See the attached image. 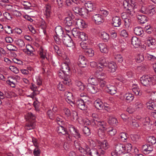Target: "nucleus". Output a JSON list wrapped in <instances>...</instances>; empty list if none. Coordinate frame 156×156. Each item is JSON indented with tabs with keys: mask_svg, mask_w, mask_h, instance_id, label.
<instances>
[{
	"mask_svg": "<svg viewBox=\"0 0 156 156\" xmlns=\"http://www.w3.org/2000/svg\"><path fill=\"white\" fill-rule=\"evenodd\" d=\"M133 91L136 95H140L141 94L140 93V90L137 87V85H134V87L132 88Z\"/></svg>",
	"mask_w": 156,
	"mask_h": 156,
	"instance_id": "obj_55",
	"label": "nucleus"
},
{
	"mask_svg": "<svg viewBox=\"0 0 156 156\" xmlns=\"http://www.w3.org/2000/svg\"><path fill=\"white\" fill-rule=\"evenodd\" d=\"M100 149L103 150L105 151V150L107 149L109 147L108 144L106 141H104L101 142L100 145Z\"/></svg>",
	"mask_w": 156,
	"mask_h": 156,
	"instance_id": "obj_43",
	"label": "nucleus"
},
{
	"mask_svg": "<svg viewBox=\"0 0 156 156\" xmlns=\"http://www.w3.org/2000/svg\"><path fill=\"white\" fill-rule=\"evenodd\" d=\"M147 141L148 143L151 145H153L156 143L155 138L153 136H149L147 139Z\"/></svg>",
	"mask_w": 156,
	"mask_h": 156,
	"instance_id": "obj_48",
	"label": "nucleus"
},
{
	"mask_svg": "<svg viewBox=\"0 0 156 156\" xmlns=\"http://www.w3.org/2000/svg\"><path fill=\"white\" fill-rule=\"evenodd\" d=\"M83 147V148L82 147L81 148L80 151L84 154L88 155V153H89L90 149L86 144H84Z\"/></svg>",
	"mask_w": 156,
	"mask_h": 156,
	"instance_id": "obj_26",
	"label": "nucleus"
},
{
	"mask_svg": "<svg viewBox=\"0 0 156 156\" xmlns=\"http://www.w3.org/2000/svg\"><path fill=\"white\" fill-rule=\"evenodd\" d=\"M40 153L41 151L39 148H36L34 149L33 154L34 156H40Z\"/></svg>",
	"mask_w": 156,
	"mask_h": 156,
	"instance_id": "obj_62",
	"label": "nucleus"
},
{
	"mask_svg": "<svg viewBox=\"0 0 156 156\" xmlns=\"http://www.w3.org/2000/svg\"><path fill=\"white\" fill-rule=\"evenodd\" d=\"M16 44L19 48H22L25 46V44L24 41L21 39H18L15 41Z\"/></svg>",
	"mask_w": 156,
	"mask_h": 156,
	"instance_id": "obj_35",
	"label": "nucleus"
},
{
	"mask_svg": "<svg viewBox=\"0 0 156 156\" xmlns=\"http://www.w3.org/2000/svg\"><path fill=\"white\" fill-rule=\"evenodd\" d=\"M84 5L88 12H91L95 9V4L90 1L88 2L85 3Z\"/></svg>",
	"mask_w": 156,
	"mask_h": 156,
	"instance_id": "obj_16",
	"label": "nucleus"
},
{
	"mask_svg": "<svg viewBox=\"0 0 156 156\" xmlns=\"http://www.w3.org/2000/svg\"><path fill=\"white\" fill-rule=\"evenodd\" d=\"M98 64H100L101 66H98V69H101L102 70V69L104 67H106L108 64V61H106L105 58L104 57H102L99 58L98 60Z\"/></svg>",
	"mask_w": 156,
	"mask_h": 156,
	"instance_id": "obj_11",
	"label": "nucleus"
},
{
	"mask_svg": "<svg viewBox=\"0 0 156 156\" xmlns=\"http://www.w3.org/2000/svg\"><path fill=\"white\" fill-rule=\"evenodd\" d=\"M144 124L143 126L149 127L150 125H152L151 121L150 118L148 117L144 118L143 119Z\"/></svg>",
	"mask_w": 156,
	"mask_h": 156,
	"instance_id": "obj_40",
	"label": "nucleus"
},
{
	"mask_svg": "<svg viewBox=\"0 0 156 156\" xmlns=\"http://www.w3.org/2000/svg\"><path fill=\"white\" fill-rule=\"evenodd\" d=\"M51 6L49 5H47L45 6V10L44 12V16L45 18V24L52 25L53 21L52 19L51 14Z\"/></svg>",
	"mask_w": 156,
	"mask_h": 156,
	"instance_id": "obj_3",
	"label": "nucleus"
},
{
	"mask_svg": "<svg viewBox=\"0 0 156 156\" xmlns=\"http://www.w3.org/2000/svg\"><path fill=\"white\" fill-rule=\"evenodd\" d=\"M74 21L72 18L70 16L66 17L64 20L65 26H73Z\"/></svg>",
	"mask_w": 156,
	"mask_h": 156,
	"instance_id": "obj_27",
	"label": "nucleus"
},
{
	"mask_svg": "<svg viewBox=\"0 0 156 156\" xmlns=\"http://www.w3.org/2000/svg\"><path fill=\"white\" fill-rule=\"evenodd\" d=\"M47 114L49 118L51 120L54 119L55 117V113L52 112L51 109L49 110L48 111Z\"/></svg>",
	"mask_w": 156,
	"mask_h": 156,
	"instance_id": "obj_52",
	"label": "nucleus"
},
{
	"mask_svg": "<svg viewBox=\"0 0 156 156\" xmlns=\"http://www.w3.org/2000/svg\"><path fill=\"white\" fill-rule=\"evenodd\" d=\"M137 18L140 23L144 24L147 21V18L144 15H139L137 16Z\"/></svg>",
	"mask_w": 156,
	"mask_h": 156,
	"instance_id": "obj_29",
	"label": "nucleus"
},
{
	"mask_svg": "<svg viewBox=\"0 0 156 156\" xmlns=\"http://www.w3.org/2000/svg\"><path fill=\"white\" fill-rule=\"evenodd\" d=\"M130 40H131V44L135 48H137L140 46V41L137 37H133Z\"/></svg>",
	"mask_w": 156,
	"mask_h": 156,
	"instance_id": "obj_18",
	"label": "nucleus"
},
{
	"mask_svg": "<svg viewBox=\"0 0 156 156\" xmlns=\"http://www.w3.org/2000/svg\"><path fill=\"white\" fill-rule=\"evenodd\" d=\"M80 15L81 16H87L88 14V11L85 8L82 7L81 9Z\"/></svg>",
	"mask_w": 156,
	"mask_h": 156,
	"instance_id": "obj_61",
	"label": "nucleus"
},
{
	"mask_svg": "<svg viewBox=\"0 0 156 156\" xmlns=\"http://www.w3.org/2000/svg\"><path fill=\"white\" fill-rule=\"evenodd\" d=\"M134 32L136 35L141 37H143L144 35V31L141 27H136L134 29Z\"/></svg>",
	"mask_w": 156,
	"mask_h": 156,
	"instance_id": "obj_24",
	"label": "nucleus"
},
{
	"mask_svg": "<svg viewBox=\"0 0 156 156\" xmlns=\"http://www.w3.org/2000/svg\"><path fill=\"white\" fill-rule=\"evenodd\" d=\"M35 127V123L34 121H28L26 123L25 126V129L29 130L34 129Z\"/></svg>",
	"mask_w": 156,
	"mask_h": 156,
	"instance_id": "obj_22",
	"label": "nucleus"
},
{
	"mask_svg": "<svg viewBox=\"0 0 156 156\" xmlns=\"http://www.w3.org/2000/svg\"><path fill=\"white\" fill-rule=\"evenodd\" d=\"M77 38H79L83 41L88 39L87 36L86 35V34L83 32H80Z\"/></svg>",
	"mask_w": 156,
	"mask_h": 156,
	"instance_id": "obj_47",
	"label": "nucleus"
},
{
	"mask_svg": "<svg viewBox=\"0 0 156 156\" xmlns=\"http://www.w3.org/2000/svg\"><path fill=\"white\" fill-rule=\"evenodd\" d=\"M86 89L89 92L92 94L96 93L98 91V89L95 85L90 84H89L87 85Z\"/></svg>",
	"mask_w": 156,
	"mask_h": 156,
	"instance_id": "obj_17",
	"label": "nucleus"
},
{
	"mask_svg": "<svg viewBox=\"0 0 156 156\" xmlns=\"http://www.w3.org/2000/svg\"><path fill=\"white\" fill-rule=\"evenodd\" d=\"M26 49H24L23 50L29 55H33V52L34 51V49L32 46L29 44H28L26 45Z\"/></svg>",
	"mask_w": 156,
	"mask_h": 156,
	"instance_id": "obj_30",
	"label": "nucleus"
},
{
	"mask_svg": "<svg viewBox=\"0 0 156 156\" xmlns=\"http://www.w3.org/2000/svg\"><path fill=\"white\" fill-rule=\"evenodd\" d=\"M119 136L121 140L123 142H126V140L127 139L126 133L124 132L121 133Z\"/></svg>",
	"mask_w": 156,
	"mask_h": 156,
	"instance_id": "obj_58",
	"label": "nucleus"
},
{
	"mask_svg": "<svg viewBox=\"0 0 156 156\" xmlns=\"http://www.w3.org/2000/svg\"><path fill=\"white\" fill-rule=\"evenodd\" d=\"M140 81L144 86L149 87L154 85V79L151 75H145L140 78Z\"/></svg>",
	"mask_w": 156,
	"mask_h": 156,
	"instance_id": "obj_2",
	"label": "nucleus"
},
{
	"mask_svg": "<svg viewBox=\"0 0 156 156\" xmlns=\"http://www.w3.org/2000/svg\"><path fill=\"white\" fill-rule=\"evenodd\" d=\"M101 38L105 41H107L109 39V35L105 32H103L101 34Z\"/></svg>",
	"mask_w": 156,
	"mask_h": 156,
	"instance_id": "obj_60",
	"label": "nucleus"
},
{
	"mask_svg": "<svg viewBox=\"0 0 156 156\" xmlns=\"http://www.w3.org/2000/svg\"><path fill=\"white\" fill-rule=\"evenodd\" d=\"M69 130L76 139H78L81 138V135L80 133L79 130L75 128L73 126H71L69 127Z\"/></svg>",
	"mask_w": 156,
	"mask_h": 156,
	"instance_id": "obj_9",
	"label": "nucleus"
},
{
	"mask_svg": "<svg viewBox=\"0 0 156 156\" xmlns=\"http://www.w3.org/2000/svg\"><path fill=\"white\" fill-rule=\"evenodd\" d=\"M7 49L9 51H15L17 50V48L12 44H9L7 46Z\"/></svg>",
	"mask_w": 156,
	"mask_h": 156,
	"instance_id": "obj_59",
	"label": "nucleus"
},
{
	"mask_svg": "<svg viewBox=\"0 0 156 156\" xmlns=\"http://www.w3.org/2000/svg\"><path fill=\"white\" fill-rule=\"evenodd\" d=\"M80 96L82 98V99H83V101H89V97L87 96V94L85 92L81 93L80 94Z\"/></svg>",
	"mask_w": 156,
	"mask_h": 156,
	"instance_id": "obj_54",
	"label": "nucleus"
},
{
	"mask_svg": "<svg viewBox=\"0 0 156 156\" xmlns=\"http://www.w3.org/2000/svg\"><path fill=\"white\" fill-rule=\"evenodd\" d=\"M70 70V68L68 63L64 62L62 65V69L60 70V72H65L66 74H69V72Z\"/></svg>",
	"mask_w": 156,
	"mask_h": 156,
	"instance_id": "obj_21",
	"label": "nucleus"
},
{
	"mask_svg": "<svg viewBox=\"0 0 156 156\" xmlns=\"http://www.w3.org/2000/svg\"><path fill=\"white\" fill-rule=\"evenodd\" d=\"M127 153L126 146L121 144H116L115 146L114 151L112 153V156H120Z\"/></svg>",
	"mask_w": 156,
	"mask_h": 156,
	"instance_id": "obj_1",
	"label": "nucleus"
},
{
	"mask_svg": "<svg viewBox=\"0 0 156 156\" xmlns=\"http://www.w3.org/2000/svg\"><path fill=\"white\" fill-rule=\"evenodd\" d=\"M121 23V19L117 16L113 17L112 19V25L114 27H119Z\"/></svg>",
	"mask_w": 156,
	"mask_h": 156,
	"instance_id": "obj_19",
	"label": "nucleus"
},
{
	"mask_svg": "<svg viewBox=\"0 0 156 156\" xmlns=\"http://www.w3.org/2000/svg\"><path fill=\"white\" fill-rule=\"evenodd\" d=\"M25 118L28 121H34L36 117L35 115L31 112H29L27 114Z\"/></svg>",
	"mask_w": 156,
	"mask_h": 156,
	"instance_id": "obj_34",
	"label": "nucleus"
},
{
	"mask_svg": "<svg viewBox=\"0 0 156 156\" xmlns=\"http://www.w3.org/2000/svg\"><path fill=\"white\" fill-rule=\"evenodd\" d=\"M61 116L56 117V121L59 126H63L65 123L64 122Z\"/></svg>",
	"mask_w": 156,
	"mask_h": 156,
	"instance_id": "obj_53",
	"label": "nucleus"
},
{
	"mask_svg": "<svg viewBox=\"0 0 156 156\" xmlns=\"http://www.w3.org/2000/svg\"><path fill=\"white\" fill-rule=\"evenodd\" d=\"M147 42L149 47L155 45L156 44L155 39L151 37H148L147 38Z\"/></svg>",
	"mask_w": 156,
	"mask_h": 156,
	"instance_id": "obj_36",
	"label": "nucleus"
},
{
	"mask_svg": "<svg viewBox=\"0 0 156 156\" xmlns=\"http://www.w3.org/2000/svg\"><path fill=\"white\" fill-rule=\"evenodd\" d=\"M76 105L81 110H85L87 108V105L85 104L83 99H80L77 100L76 103Z\"/></svg>",
	"mask_w": 156,
	"mask_h": 156,
	"instance_id": "obj_12",
	"label": "nucleus"
},
{
	"mask_svg": "<svg viewBox=\"0 0 156 156\" xmlns=\"http://www.w3.org/2000/svg\"><path fill=\"white\" fill-rule=\"evenodd\" d=\"M88 80L90 83L89 84L92 85H98V80L97 77H90L88 78Z\"/></svg>",
	"mask_w": 156,
	"mask_h": 156,
	"instance_id": "obj_37",
	"label": "nucleus"
},
{
	"mask_svg": "<svg viewBox=\"0 0 156 156\" xmlns=\"http://www.w3.org/2000/svg\"><path fill=\"white\" fill-rule=\"evenodd\" d=\"M62 40L63 43L67 47H71L74 46V43L69 34H65L62 35Z\"/></svg>",
	"mask_w": 156,
	"mask_h": 156,
	"instance_id": "obj_4",
	"label": "nucleus"
},
{
	"mask_svg": "<svg viewBox=\"0 0 156 156\" xmlns=\"http://www.w3.org/2000/svg\"><path fill=\"white\" fill-rule=\"evenodd\" d=\"M108 70L110 72L113 73L115 71L117 67L116 64L113 62H110L108 63Z\"/></svg>",
	"mask_w": 156,
	"mask_h": 156,
	"instance_id": "obj_20",
	"label": "nucleus"
},
{
	"mask_svg": "<svg viewBox=\"0 0 156 156\" xmlns=\"http://www.w3.org/2000/svg\"><path fill=\"white\" fill-rule=\"evenodd\" d=\"M87 61L83 55H80L78 61V64L79 66L81 67H86Z\"/></svg>",
	"mask_w": 156,
	"mask_h": 156,
	"instance_id": "obj_14",
	"label": "nucleus"
},
{
	"mask_svg": "<svg viewBox=\"0 0 156 156\" xmlns=\"http://www.w3.org/2000/svg\"><path fill=\"white\" fill-rule=\"evenodd\" d=\"M64 80L61 82H60L58 85H57V87L58 89L60 90L64 91L66 88L65 85H69L70 83H69L68 84H66L63 83Z\"/></svg>",
	"mask_w": 156,
	"mask_h": 156,
	"instance_id": "obj_38",
	"label": "nucleus"
},
{
	"mask_svg": "<svg viewBox=\"0 0 156 156\" xmlns=\"http://www.w3.org/2000/svg\"><path fill=\"white\" fill-rule=\"evenodd\" d=\"M115 61L119 63H121L123 61L122 56L120 55H117L115 56Z\"/></svg>",
	"mask_w": 156,
	"mask_h": 156,
	"instance_id": "obj_56",
	"label": "nucleus"
},
{
	"mask_svg": "<svg viewBox=\"0 0 156 156\" xmlns=\"http://www.w3.org/2000/svg\"><path fill=\"white\" fill-rule=\"evenodd\" d=\"M58 75L59 77L64 80L63 83L66 84L70 82L71 80L68 74H66L65 72H60V70L58 73Z\"/></svg>",
	"mask_w": 156,
	"mask_h": 156,
	"instance_id": "obj_8",
	"label": "nucleus"
},
{
	"mask_svg": "<svg viewBox=\"0 0 156 156\" xmlns=\"http://www.w3.org/2000/svg\"><path fill=\"white\" fill-rule=\"evenodd\" d=\"M144 59L143 56L141 55H138L135 59L136 61L138 63H140Z\"/></svg>",
	"mask_w": 156,
	"mask_h": 156,
	"instance_id": "obj_57",
	"label": "nucleus"
},
{
	"mask_svg": "<svg viewBox=\"0 0 156 156\" xmlns=\"http://www.w3.org/2000/svg\"><path fill=\"white\" fill-rule=\"evenodd\" d=\"M65 95L66 97V100L68 102L71 100H73V95L72 93L69 92H66L65 93Z\"/></svg>",
	"mask_w": 156,
	"mask_h": 156,
	"instance_id": "obj_45",
	"label": "nucleus"
},
{
	"mask_svg": "<svg viewBox=\"0 0 156 156\" xmlns=\"http://www.w3.org/2000/svg\"><path fill=\"white\" fill-rule=\"evenodd\" d=\"M94 76L97 79H99V80L104 79L107 77L105 74L99 72L98 71H97L94 73Z\"/></svg>",
	"mask_w": 156,
	"mask_h": 156,
	"instance_id": "obj_28",
	"label": "nucleus"
},
{
	"mask_svg": "<svg viewBox=\"0 0 156 156\" xmlns=\"http://www.w3.org/2000/svg\"><path fill=\"white\" fill-rule=\"evenodd\" d=\"M134 98L133 94L131 93H127V103L133 101Z\"/></svg>",
	"mask_w": 156,
	"mask_h": 156,
	"instance_id": "obj_64",
	"label": "nucleus"
},
{
	"mask_svg": "<svg viewBox=\"0 0 156 156\" xmlns=\"http://www.w3.org/2000/svg\"><path fill=\"white\" fill-rule=\"evenodd\" d=\"M109 123L112 125L116 126L118 123L116 119L112 117H110L108 120Z\"/></svg>",
	"mask_w": 156,
	"mask_h": 156,
	"instance_id": "obj_42",
	"label": "nucleus"
},
{
	"mask_svg": "<svg viewBox=\"0 0 156 156\" xmlns=\"http://www.w3.org/2000/svg\"><path fill=\"white\" fill-rule=\"evenodd\" d=\"M105 153V151L103 150L99 149L98 150L96 148H93L90 149L88 153V155L91 156H102Z\"/></svg>",
	"mask_w": 156,
	"mask_h": 156,
	"instance_id": "obj_6",
	"label": "nucleus"
},
{
	"mask_svg": "<svg viewBox=\"0 0 156 156\" xmlns=\"http://www.w3.org/2000/svg\"><path fill=\"white\" fill-rule=\"evenodd\" d=\"M71 33L73 35L75 38H77L80 32L78 30L75 28H73Z\"/></svg>",
	"mask_w": 156,
	"mask_h": 156,
	"instance_id": "obj_49",
	"label": "nucleus"
},
{
	"mask_svg": "<svg viewBox=\"0 0 156 156\" xmlns=\"http://www.w3.org/2000/svg\"><path fill=\"white\" fill-rule=\"evenodd\" d=\"M83 131L84 134L86 136H89L91 134L90 129L87 126H84L83 128Z\"/></svg>",
	"mask_w": 156,
	"mask_h": 156,
	"instance_id": "obj_51",
	"label": "nucleus"
},
{
	"mask_svg": "<svg viewBox=\"0 0 156 156\" xmlns=\"http://www.w3.org/2000/svg\"><path fill=\"white\" fill-rule=\"evenodd\" d=\"M94 124L97 125L100 128H102L104 129H107V124L106 122L104 121H98L94 120Z\"/></svg>",
	"mask_w": 156,
	"mask_h": 156,
	"instance_id": "obj_15",
	"label": "nucleus"
},
{
	"mask_svg": "<svg viewBox=\"0 0 156 156\" xmlns=\"http://www.w3.org/2000/svg\"><path fill=\"white\" fill-rule=\"evenodd\" d=\"M98 46L100 50L102 53H107L108 52V49L106 44L104 43L99 44Z\"/></svg>",
	"mask_w": 156,
	"mask_h": 156,
	"instance_id": "obj_23",
	"label": "nucleus"
},
{
	"mask_svg": "<svg viewBox=\"0 0 156 156\" xmlns=\"http://www.w3.org/2000/svg\"><path fill=\"white\" fill-rule=\"evenodd\" d=\"M84 52L87 55L90 57H92L94 55V51L91 48H89L84 51Z\"/></svg>",
	"mask_w": 156,
	"mask_h": 156,
	"instance_id": "obj_46",
	"label": "nucleus"
},
{
	"mask_svg": "<svg viewBox=\"0 0 156 156\" xmlns=\"http://www.w3.org/2000/svg\"><path fill=\"white\" fill-rule=\"evenodd\" d=\"M17 78H20L19 77L15 76H11L8 78V80L7 81V82L12 87H15L16 85L17 84Z\"/></svg>",
	"mask_w": 156,
	"mask_h": 156,
	"instance_id": "obj_13",
	"label": "nucleus"
},
{
	"mask_svg": "<svg viewBox=\"0 0 156 156\" xmlns=\"http://www.w3.org/2000/svg\"><path fill=\"white\" fill-rule=\"evenodd\" d=\"M135 3L132 0H129L127 2V15L133 16L134 13V8L136 6Z\"/></svg>",
	"mask_w": 156,
	"mask_h": 156,
	"instance_id": "obj_5",
	"label": "nucleus"
},
{
	"mask_svg": "<svg viewBox=\"0 0 156 156\" xmlns=\"http://www.w3.org/2000/svg\"><path fill=\"white\" fill-rule=\"evenodd\" d=\"M56 129L59 134H60L63 135H66L68 140H71L70 136L69 135L67 129L63 127V126H59L57 127Z\"/></svg>",
	"mask_w": 156,
	"mask_h": 156,
	"instance_id": "obj_7",
	"label": "nucleus"
},
{
	"mask_svg": "<svg viewBox=\"0 0 156 156\" xmlns=\"http://www.w3.org/2000/svg\"><path fill=\"white\" fill-rule=\"evenodd\" d=\"M46 51H44V50L42 49L39 51V54L40 57L42 60L41 61V62H43V60L45 58H46L47 59V58L46 57Z\"/></svg>",
	"mask_w": 156,
	"mask_h": 156,
	"instance_id": "obj_41",
	"label": "nucleus"
},
{
	"mask_svg": "<svg viewBox=\"0 0 156 156\" xmlns=\"http://www.w3.org/2000/svg\"><path fill=\"white\" fill-rule=\"evenodd\" d=\"M94 105L95 108L99 110L102 109L104 106L103 102L100 99H97L95 101L94 103Z\"/></svg>",
	"mask_w": 156,
	"mask_h": 156,
	"instance_id": "obj_25",
	"label": "nucleus"
},
{
	"mask_svg": "<svg viewBox=\"0 0 156 156\" xmlns=\"http://www.w3.org/2000/svg\"><path fill=\"white\" fill-rule=\"evenodd\" d=\"M92 19L95 24H100L104 21L102 16L98 14L93 15Z\"/></svg>",
	"mask_w": 156,
	"mask_h": 156,
	"instance_id": "obj_10",
	"label": "nucleus"
},
{
	"mask_svg": "<svg viewBox=\"0 0 156 156\" xmlns=\"http://www.w3.org/2000/svg\"><path fill=\"white\" fill-rule=\"evenodd\" d=\"M76 24L78 27L80 28H83L86 26L85 22L81 19H78L76 21Z\"/></svg>",
	"mask_w": 156,
	"mask_h": 156,
	"instance_id": "obj_33",
	"label": "nucleus"
},
{
	"mask_svg": "<svg viewBox=\"0 0 156 156\" xmlns=\"http://www.w3.org/2000/svg\"><path fill=\"white\" fill-rule=\"evenodd\" d=\"M107 89L108 92L111 94H114L116 93V88L114 86L109 85Z\"/></svg>",
	"mask_w": 156,
	"mask_h": 156,
	"instance_id": "obj_31",
	"label": "nucleus"
},
{
	"mask_svg": "<svg viewBox=\"0 0 156 156\" xmlns=\"http://www.w3.org/2000/svg\"><path fill=\"white\" fill-rule=\"evenodd\" d=\"M107 131L109 135H110L111 136L114 135L116 133V129H113V127L108 128Z\"/></svg>",
	"mask_w": 156,
	"mask_h": 156,
	"instance_id": "obj_50",
	"label": "nucleus"
},
{
	"mask_svg": "<svg viewBox=\"0 0 156 156\" xmlns=\"http://www.w3.org/2000/svg\"><path fill=\"white\" fill-rule=\"evenodd\" d=\"M106 131H107V129L99 128L98 130V134L101 138H103L105 135V132Z\"/></svg>",
	"mask_w": 156,
	"mask_h": 156,
	"instance_id": "obj_44",
	"label": "nucleus"
},
{
	"mask_svg": "<svg viewBox=\"0 0 156 156\" xmlns=\"http://www.w3.org/2000/svg\"><path fill=\"white\" fill-rule=\"evenodd\" d=\"M63 113L67 117H69L71 115L70 111L68 108H65L63 109Z\"/></svg>",
	"mask_w": 156,
	"mask_h": 156,
	"instance_id": "obj_63",
	"label": "nucleus"
},
{
	"mask_svg": "<svg viewBox=\"0 0 156 156\" xmlns=\"http://www.w3.org/2000/svg\"><path fill=\"white\" fill-rule=\"evenodd\" d=\"M76 85L78 87L79 90L81 92L84 90L85 87L83 84L81 82L76 80L75 81Z\"/></svg>",
	"mask_w": 156,
	"mask_h": 156,
	"instance_id": "obj_39",
	"label": "nucleus"
},
{
	"mask_svg": "<svg viewBox=\"0 0 156 156\" xmlns=\"http://www.w3.org/2000/svg\"><path fill=\"white\" fill-rule=\"evenodd\" d=\"M55 31L56 35L57 36H61L64 35L63 34V30L62 27L61 26H57L56 27Z\"/></svg>",
	"mask_w": 156,
	"mask_h": 156,
	"instance_id": "obj_32",
	"label": "nucleus"
}]
</instances>
